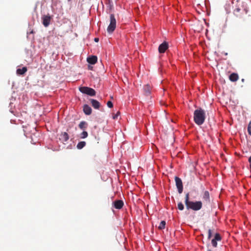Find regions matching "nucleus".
I'll return each mask as SVG.
<instances>
[{
    "label": "nucleus",
    "instance_id": "obj_1",
    "mask_svg": "<svg viewBox=\"0 0 251 251\" xmlns=\"http://www.w3.org/2000/svg\"><path fill=\"white\" fill-rule=\"evenodd\" d=\"M185 204L187 209H192L194 211H198L200 210L202 206V203L201 201H190L189 193H187L185 195Z\"/></svg>",
    "mask_w": 251,
    "mask_h": 251
},
{
    "label": "nucleus",
    "instance_id": "obj_2",
    "mask_svg": "<svg viewBox=\"0 0 251 251\" xmlns=\"http://www.w3.org/2000/svg\"><path fill=\"white\" fill-rule=\"evenodd\" d=\"M205 119V113L204 110L199 108L195 110L194 112V121L198 126L202 125Z\"/></svg>",
    "mask_w": 251,
    "mask_h": 251
},
{
    "label": "nucleus",
    "instance_id": "obj_3",
    "mask_svg": "<svg viewBox=\"0 0 251 251\" xmlns=\"http://www.w3.org/2000/svg\"><path fill=\"white\" fill-rule=\"evenodd\" d=\"M116 27V20L113 14L110 15V24L107 27V31L108 33H112Z\"/></svg>",
    "mask_w": 251,
    "mask_h": 251
},
{
    "label": "nucleus",
    "instance_id": "obj_4",
    "mask_svg": "<svg viewBox=\"0 0 251 251\" xmlns=\"http://www.w3.org/2000/svg\"><path fill=\"white\" fill-rule=\"evenodd\" d=\"M79 91L84 94H86L90 96L96 95V91L93 88L88 87H81L79 88Z\"/></svg>",
    "mask_w": 251,
    "mask_h": 251
},
{
    "label": "nucleus",
    "instance_id": "obj_5",
    "mask_svg": "<svg viewBox=\"0 0 251 251\" xmlns=\"http://www.w3.org/2000/svg\"><path fill=\"white\" fill-rule=\"evenodd\" d=\"M175 181L178 192L179 194L182 193L183 191V184L181 179L178 177H175Z\"/></svg>",
    "mask_w": 251,
    "mask_h": 251
},
{
    "label": "nucleus",
    "instance_id": "obj_6",
    "mask_svg": "<svg viewBox=\"0 0 251 251\" xmlns=\"http://www.w3.org/2000/svg\"><path fill=\"white\" fill-rule=\"evenodd\" d=\"M222 239L220 234L218 233H216L215 234L214 238L211 240V243L212 246L216 248L217 247V241H220Z\"/></svg>",
    "mask_w": 251,
    "mask_h": 251
},
{
    "label": "nucleus",
    "instance_id": "obj_7",
    "mask_svg": "<svg viewBox=\"0 0 251 251\" xmlns=\"http://www.w3.org/2000/svg\"><path fill=\"white\" fill-rule=\"evenodd\" d=\"M169 47L168 44L166 42H164L161 44L158 47V51L160 53H163L168 49Z\"/></svg>",
    "mask_w": 251,
    "mask_h": 251
},
{
    "label": "nucleus",
    "instance_id": "obj_8",
    "mask_svg": "<svg viewBox=\"0 0 251 251\" xmlns=\"http://www.w3.org/2000/svg\"><path fill=\"white\" fill-rule=\"evenodd\" d=\"M43 24L45 27H47L49 25L51 20V17L48 15H44L42 18Z\"/></svg>",
    "mask_w": 251,
    "mask_h": 251
},
{
    "label": "nucleus",
    "instance_id": "obj_9",
    "mask_svg": "<svg viewBox=\"0 0 251 251\" xmlns=\"http://www.w3.org/2000/svg\"><path fill=\"white\" fill-rule=\"evenodd\" d=\"M113 204L116 209H120L124 205V202L122 200H116L113 202Z\"/></svg>",
    "mask_w": 251,
    "mask_h": 251
},
{
    "label": "nucleus",
    "instance_id": "obj_10",
    "mask_svg": "<svg viewBox=\"0 0 251 251\" xmlns=\"http://www.w3.org/2000/svg\"><path fill=\"white\" fill-rule=\"evenodd\" d=\"M90 101L91 102L92 106L95 108V109H99L100 107V102L94 99H91L90 100Z\"/></svg>",
    "mask_w": 251,
    "mask_h": 251
},
{
    "label": "nucleus",
    "instance_id": "obj_11",
    "mask_svg": "<svg viewBox=\"0 0 251 251\" xmlns=\"http://www.w3.org/2000/svg\"><path fill=\"white\" fill-rule=\"evenodd\" d=\"M87 62L91 64H95L97 62V57L95 55L91 56L87 58Z\"/></svg>",
    "mask_w": 251,
    "mask_h": 251
},
{
    "label": "nucleus",
    "instance_id": "obj_12",
    "mask_svg": "<svg viewBox=\"0 0 251 251\" xmlns=\"http://www.w3.org/2000/svg\"><path fill=\"white\" fill-rule=\"evenodd\" d=\"M83 111L86 115H89L92 113V109L88 105L85 104L83 106Z\"/></svg>",
    "mask_w": 251,
    "mask_h": 251
},
{
    "label": "nucleus",
    "instance_id": "obj_13",
    "mask_svg": "<svg viewBox=\"0 0 251 251\" xmlns=\"http://www.w3.org/2000/svg\"><path fill=\"white\" fill-rule=\"evenodd\" d=\"M203 200L206 202H210V195L208 191H205L202 196Z\"/></svg>",
    "mask_w": 251,
    "mask_h": 251
},
{
    "label": "nucleus",
    "instance_id": "obj_14",
    "mask_svg": "<svg viewBox=\"0 0 251 251\" xmlns=\"http://www.w3.org/2000/svg\"><path fill=\"white\" fill-rule=\"evenodd\" d=\"M27 68L26 67H24L22 69H18L16 72L18 75H23L27 72Z\"/></svg>",
    "mask_w": 251,
    "mask_h": 251
},
{
    "label": "nucleus",
    "instance_id": "obj_15",
    "mask_svg": "<svg viewBox=\"0 0 251 251\" xmlns=\"http://www.w3.org/2000/svg\"><path fill=\"white\" fill-rule=\"evenodd\" d=\"M229 78L230 81L235 82L238 80V75L237 74L232 73L229 75Z\"/></svg>",
    "mask_w": 251,
    "mask_h": 251
},
{
    "label": "nucleus",
    "instance_id": "obj_16",
    "mask_svg": "<svg viewBox=\"0 0 251 251\" xmlns=\"http://www.w3.org/2000/svg\"><path fill=\"white\" fill-rule=\"evenodd\" d=\"M61 139H62L63 141L66 142L69 140V136L68 133L66 132H63L60 135Z\"/></svg>",
    "mask_w": 251,
    "mask_h": 251
},
{
    "label": "nucleus",
    "instance_id": "obj_17",
    "mask_svg": "<svg viewBox=\"0 0 251 251\" xmlns=\"http://www.w3.org/2000/svg\"><path fill=\"white\" fill-rule=\"evenodd\" d=\"M144 91L145 94L147 96H149L151 92V87L149 85H146L144 87Z\"/></svg>",
    "mask_w": 251,
    "mask_h": 251
},
{
    "label": "nucleus",
    "instance_id": "obj_18",
    "mask_svg": "<svg viewBox=\"0 0 251 251\" xmlns=\"http://www.w3.org/2000/svg\"><path fill=\"white\" fill-rule=\"evenodd\" d=\"M87 125V124L86 122L82 121L79 123L78 126L81 129H85L86 128Z\"/></svg>",
    "mask_w": 251,
    "mask_h": 251
},
{
    "label": "nucleus",
    "instance_id": "obj_19",
    "mask_svg": "<svg viewBox=\"0 0 251 251\" xmlns=\"http://www.w3.org/2000/svg\"><path fill=\"white\" fill-rule=\"evenodd\" d=\"M86 145V142L85 141H81L78 143L77 145V148L78 149H82Z\"/></svg>",
    "mask_w": 251,
    "mask_h": 251
},
{
    "label": "nucleus",
    "instance_id": "obj_20",
    "mask_svg": "<svg viewBox=\"0 0 251 251\" xmlns=\"http://www.w3.org/2000/svg\"><path fill=\"white\" fill-rule=\"evenodd\" d=\"M166 225V222L165 221H162L158 226V228L160 230L165 228Z\"/></svg>",
    "mask_w": 251,
    "mask_h": 251
},
{
    "label": "nucleus",
    "instance_id": "obj_21",
    "mask_svg": "<svg viewBox=\"0 0 251 251\" xmlns=\"http://www.w3.org/2000/svg\"><path fill=\"white\" fill-rule=\"evenodd\" d=\"M88 136V133L87 132L85 131H83L82 133L80 134V137L82 139H84L86 138Z\"/></svg>",
    "mask_w": 251,
    "mask_h": 251
},
{
    "label": "nucleus",
    "instance_id": "obj_22",
    "mask_svg": "<svg viewBox=\"0 0 251 251\" xmlns=\"http://www.w3.org/2000/svg\"><path fill=\"white\" fill-rule=\"evenodd\" d=\"M177 208L180 210H183L184 209V205L181 202H180L178 203Z\"/></svg>",
    "mask_w": 251,
    "mask_h": 251
},
{
    "label": "nucleus",
    "instance_id": "obj_23",
    "mask_svg": "<svg viewBox=\"0 0 251 251\" xmlns=\"http://www.w3.org/2000/svg\"><path fill=\"white\" fill-rule=\"evenodd\" d=\"M213 234V230L209 229L208 231V239H210Z\"/></svg>",
    "mask_w": 251,
    "mask_h": 251
},
{
    "label": "nucleus",
    "instance_id": "obj_24",
    "mask_svg": "<svg viewBox=\"0 0 251 251\" xmlns=\"http://www.w3.org/2000/svg\"><path fill=\"white\" fill-rule=\"evenodd\" d=\"M248 131L249 132V134L251 135V121L250 122L248 127Z\"/></svg>",
    "mask_w": 251,
    "mask_h": 251
},
{
    "label": "nucleus",
    "instance_id": "obj_25",
    "mask_svg": "<svg viewBox=\"0 0 251 251\" xmlns=\"http://www.w3.org/2000/svg\"><path fill=\"white\" fill-rule=\"evenodd\" d=\"M107 105L109 108H112L113 106V103L111 101H108L107 102Z\"/></svg>",
    "mask_w": 251,
    "mask_h": 251
},
{
    "label": "nucleus",
    "instance_id": "obj_26",
    "mask_svg": "<svg viewBox=\"0 0 251 251\" xmlns=\"http://www.w3.org/2000/svg\"><path fill=\"white\" fill-rule=\"evenodd\" d=\"M119 112H117V113L116 115L113 116V118L114 119H117L118 117V116H119Z\"/></svg>",
    "mask_w": 251,
    "mask_h": 251
},
{
    "label": "nucleus",
    "instance_id": "obj_27",
    "mask_svg": "<svg viewBox=\"0 0 251 251\" xmlns=\"http://www.w3.org/2000/svg\"><path fill=\"white\" fill-rule=\"evenodd\" d=\"M249 162L250 163V168H251V156L249 158Z\"/></svg>",
    "mask_w": 251,
    "mask_h": 251
},
{
    "label": "nucleus",
    "instance_id": "obj_28",
    "mask_svg": "<svg viewBox=\"0 0 251 251\" xmlns=\"http://www.w3.org/2000/svg\"><path fill=\"white\" fill-rule=\"evenodd\" d=\"M94 40L95 42H98L99 41V38H95Z\"/></svg>",
    "mask_w": 251,
    "mask_h": 251
},
{
    "label": "nucleus",
    "instance_id": "obj_29",
    "mask_svg": "<svg viewBox=\"0 0 251 251\" xmlns=\"http://www.w3.org/2000/svg\"><path fill=\"white\" fill-rule=\"evenodd\" d=\"M89 68L91 69V67H90V66H89Z\"/></svg>",
    "mask_w": 251,
    "mask_h": 251
},
{
    "label": "nucleus",
    "instance_id": "obj_30",
    "mask_svg": "<svg viewBox=\"0 0 251 251\" xmlns=\"http://www.w3.org/2000/svg\"><path fill=\"white\" fill-rule=\"evenodd\" d=\"M89 68L91 69V67H90V66H89Z\"/></svg>",
    "mask_w": 251,
    "mask_h": 251
},
{
    "label": "nucleus",
    "instance_id": "obj_31",
    "mask_svg": "<svg viewBox=\"0 0 251 251\" xmlns=\"http://www.w3.org/2000/svg\"><path fill=\"white\" fill-rule=\"evenodd\" d=\"M208 251H211V250H208Z\"/></svg>",
    "mask_w": 251,
    "mask_h": 251
}]
</instances>
